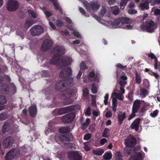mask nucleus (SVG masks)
<instances>
[{
	"mask_svg": "<svg viewBox=\"0 0 160 160\" xmlns=\"http://www.w3.org/2000/svg\"><path fill=\"white\" fill-rule=\"evenodd\" d=\"M72 73V69L70 67L66 68L60 71L59 76L60 78L65 79V80H60L58 81L55 87L56 90L62 92L61 94V98L65 100V104L72 103L73 100L70 97L76 93V89L70 88L73 82L72 78H69Z\"/></svg>",
	"mask_w": 160,
	"mask_h": 160,
	"instance_id": "nucleus-1",
	"label": "nucleus"
},
{
	"mask_svg": "<svg viewBox=\"0 0 160 160\" xmlns=\"http://www.w3.org/2000/svg\"><path fill=\"white\" fill-rule=\"evenodd\" d=\"M59 132L63 133L60 134L59 137V140L62 143H65L66 142H70L73 140L74 137L72 134L68 133L70 132L69 127H62L59 129Z\"/></svg>",
	"mask_w": 160,
	"mask_h": 160,
	"instance_id": "nucleus-2",
	"label": "nucleus"
},
{
	"mask_svg": "<svg viewBox=\"0 0 160 160\" xmlns=\"http://www.w3.org/2000/svg\"><path fill=\"white\" fill-rule=\"evenodd\" d=\"M71 62L72 60L70 58L64 56L57 60L51 59L49 61L51 64L58 65L60 69H62L66 66L70 65Z\"/></svg>",
	"mask_w": 160,
	"mask_h": 160,
	"instance_id": "nucleus-3",
	"label": "nucleus"
},
{
	"mask_svg": "<svg viewBox=\"0 0 160 160\" xmlns=\"http://www.w3.org/2000/svg\"><path fill=\"white\" fill-rule=\"evenodd\" d=\"M65 52V50L63 47L59 45L55 46L52 50V52L54 53V55L51 59L57 60V58L63 55Z\"/></svg>",
	"mask_w": 160,
	"mask_h": 160,
	"instance_id": "nucleus-4",
	"label": "nucleus"
},
{
	"mask_svg": "<svg viewBox=\"0 0 160 160\" xmlns=\"http://www.w3.org/2000/svg\"><path fill=\"white\" fill-rule=\"evenodd\" d=\"M157 26V23L152 20H150L146 23L145 25H141L140 28L142 29H145L147 32H154V29L156 28Z\"/></svg>",
	"mask_w": 160,
	"mask_h": 160,
	"instance_id": "nucleus-5",
	"label": "nucleus"
},
{
	"mask_svg": "<svg viewBox=\"0 0 160 160\" xmlns=\"http://www.w3.org/2000/svg\"><path fill=\"white\" fill-rule=\"evenodd\" d=\"M78 105H72L56 109L54 110V111L57 112L58 115H61L71 111H75L77 110V109H78Z\"/></svg>",
	"mask_w": 160,
	"mask_h": 160,
	"instance_id": "nucleus-6",
	"label": "nucleus"
},
{
	"mask_svg": "<svg viewBox=\"0 0 160 160\" xmlns=\"http://www.w3.org/2000/svg\"><path fill=\"white\" fill-rule=\"evenodd\" d=\"M7 10L10 12L16 11L19 8V2L16 0H9L7 4Z\"/></svg>",
	"mask_w": 160,
	"mask_h": 160,
	"instance_id": "nucleus-7",
	"label": "nucleus"
},
{
	"mask_svg": "<svg viewBox=\"0 0 160 160\" xmlns=\"http://www.w3.org/2000/svg\"><path fill=\"white\" fill-rule=\"evenodd\" d=\"M43 28L39 25H34L30 29L31 34L33 36H39L43 33Z\"/></svg>",
	"mask_w": 160,
	"mask_h": 160,
	"instance_id": "nucleus-8",
	"label": "nucleus"
},
{
	"mask_svg": "<svg viewBox=\"0 0 160 160\" xmlns=\"http://www.w3.org/2000/svg\"><path fill=\"white\" fill-rule=\"evenodd\" d=\"M53 44V41L49 39H45L41 46V49L43 52H47L51 49Z\"/></svg>",
	"mask_w": 160,
	"mask_h": 160,
	"instance_id": "nucleus-9",
	"label": "nucleus"
},
{
	"mask_svg": "<svg viewBox=\"0 0 160 160\" xmlns=\"http://www.w3.org/2000/svg\"><path fill=\"white\" fill-rule=\"evenodd\" d=\"M68 158L69 160H81L82 156L79 152L72 151L68 153Z\"/></svg>",
	"mask_w": 160,
	"mask_h": 160,
	"instance_id": "nucleus-10",
	"label": "nucleus"
},
{
	"mask_svg": "<svg viewBox=\"0 0 160 160\" xmlns=\"http://www.w3.org/2000/svg\"><path fill=\"white\" fill-rule=\"evenodd\" d=\"M75 113L72 112L62 117L61 120L64 123H68L72 122L75 117Z\"/></svg>",
	"mask_w": 160,
	"mask_h": 160,
	"instance_id": "nucleus-11",
	"label": "nucleus"
},
{
	"mask_svg": "<svg viewBox=\"0 0 160 160\" xmlns=\"http://www.w3.org/2000/svg\"><path fill=\"white\" fill-rule=\"evenodd\" d=\"M14 140L13 137L9 136L6 138L3 142V145L4 148H8L14 143Z\"/></svg>",
	"mask_w": 160,
	"mask_h": 160,
	"instance_id": "nucleus-12",
	"label": "nucleus"
},
{
	"mask_svg": "<svg viewBox=\"0 0 160 160\" xmlns=\"http://www.w3.org/2000/svg\"><path fill=\"white\" fill-rule=\"evenodd\" d=\"M126 145L129 147L134 146L137 143V141L135 138L132 136H129L127 139L125 141Z\"/></svg>",
	"mask_w": 160,
	"mask_h": 160,
	"instance_id": "nucleus-13",
	"label": "nucleus"
},
{
	"mask_svg": "<svg viewBox=\"0 0 160 160\" xmlns=\"http://www.w3.org/2000/svg\"><path fill=\"white\" fill-rule=\"evenodd\" d=\"M87 9L90 10V8L93 10H98L100 7V4L97 1L91 2H90V5L89 3L86 5Z\"/></svg>",
	"mask_w": 160,
	"mask_h": 160,
	"instance_id": "nucleus-14",
	"label": "nucleus"
},
{
	"mask_svg": "<svg viewBox=\"0 0 160 160\" xmlns=\"http://www.w3.org/2000/svg\"><path fill=\"white\" fill-rule=\"evenodd\" d=\"M141 119L139 118H137L135 120L130 126V128L132 129H135L136 131L139 129V125Z\"/></svg>",
	"mask_w": 160,
	"mask_h": 160,
	"instance_id": "nucleus-15",
	"label": "nucleus"
},
{
	"mask_svg": "<svg viewBox=\"0 0 160 160\" xmlns=\"http://www.w3.org/2000/svg\"><path fill=\"white\" fill-rule=\"evenodd\" d=\"M28 112L31 116L35 117L37 114V110L36 105L32 106L28 108Z\"/></svg>",
	"mask_w": 160,
	"mask_h": 160,
	"instance_id": "nucleus-16",
	"label": "nucleus"
},
{
	"mask_svg": "<svg viewBox=\"0 0 160 160\" xmlns=\"http://www.w3.org/2000/svg\"><path fill=\"white\" fill-rule=\"evenodd\" d=\"M126 117V112H124L123 113L121 112H120L118 116V124L121 125L122 123L123 120Z\"/></svg>",
	"mask_w": 160,
	"mask_h": 160,
	"instance_id": "nucleus-17",
	"label": "nucleus"
},
{
	"mask_svg": "<svg viewBox=\"0 0 160 160\" xmlns=\"http://www.w3.org/2000/svg\"><path fill=\"white\" fill-rule=\"evenodd\" d=\"M141 104V103L140 100L138 99L135 100L133 102L132 110L138 112L140 108Z\"/></svg>",
	"mask_w": 160,
	"mask_h": 160,
	"instance_id": "nucleus-18",
	"label": "nucleus"
},
{
	"mask_svg": "<svg viewBox=\"0 0 160 160\" xmlns=\"http://www.w3.org/2000/svg\"><path fill=\"white\" fill-rule=\"evenodd\" d=\"M148 58H150L151 59H154L155 63L154 64V68L155 69H158V60L157 58L156 57L155 55L152 53L151 52L150 54H148Z\"/></svg>",
	"mask_w": 160,
	"mask_h": 160,
	"instance_id": "nucleus-19",
	"label": "nucleus"
},
{
	"mask_svg": "<svg viewBox=\"0 0 160 160\" xmlns=\"http://www.w3.org/2000/svg\"><path fill=\"white\" fill-rule=\"evenodd\" d=\"M11 79L9 76L7 75H0V85L4 81L6 82H9L11 81Z\"/></svg>",
	"mask_w": 160,
	"mask_h": 160,
	"instance_id": "nucleus-20",
	"label": "nucleus"
},
{
	"mask_svg": "<svg viewBox=\"0 0 160 160\" xmlns=\"http://www.w3.org/2000/svg\"><path fill=\"white\" fill-rule=\"evenodd\" d=\"M15 157L14 151L11 150L8 152L6 154L5 157L6 160H12Z\"/></svg>",
	"mask_w": 160,
	"mask_h": 160,
	"instance_id": "nucleus-21",
	"label": "nucleus"
},
{
	"mask_svg": "<svg viewBox=\"0 0 160 160\" xmlns=\"http://www.w3.org/2000/svg\"><path fill=\"white\" fill-rule=\"evenodd\" d=\"M10 125L9 122L4 123L2 128V132L3 134L8 131L10 128Z\"/></svg>",
	"mask_w": 160,
	"mask_h": 160,
	"instance_id": "nucleus-22",
	"label": "nucleus"
},
{
	"mask_svg": "<svg viewBox=\"0 0 160 160\" xmlns=\"http://www.w3.org/2000/svg\"><path fill=\"white\" fill-rule=\"evenodd\" d=\"M1 90L4 93H7L9 91L8 86L6 83L2 84L1 86Z\"/></svg>",
	"mask_w": 160,
	"mask_h": 160,
	"instance_id": "nucleus-23",
	"label": "nucleus"
},
{
	"mask_svg": "<svg viewBox=\"0 0 160 160\" xmlns=\"http://www.w3.org/2000/svg\"><path fill=\"white\" fill-rule=\"evenodd\" d=\"M140 7L142 10H148L149 8V3L147 1H146L139 5Z\"/></svg>",
	"mask_w": 160,
	"mask_h": 160,
	"instance_id": "nucleus-24",
	"label": "nucleus"
},
{
	"mask_svg": "<svg viewBox=\"0 0 160 160\" xmlns=\"http://www.w3.org/2000/svg\"><path fill=\"white\" fill-rule=\"evenodd\" d=\"M105 160H110L112 158V154L111 152H106L103 156Z\"/></svg>",
	"mask_w": 160,
	"mask_h": 160,
	"instance_id": "nucleus-25",
	"label": "nucleus"
},
{
	"mask_svg": "<svg viewBox=\"0 0 160 160\" xmlns=\"http://www.w3.org/2000/svg\"><path fill=\"white\" fill-rule=\"evenodd\" d=\"M135 78L136 83L138 84H140L142 82V80L140 74H138L137 71L135 72Z\"/></svg>",
	"mask_w": 160,
	"mask_h": 160,
	"instance_id": "nucleus-26",
	"label": "nucleus"
},
{
	"mask_svg": "<svg viewBox=\"0 0 160 160\" xmlns=\"http://www.w3.org/2000/svg\"><path fill=\"white\" fill-rule=\"evenodd\" d=\"M90 123V119L89 118H87L86 119L85 122L82 123L81 124L82 126V129L83 130H85L87 127Z\"/></svg>",
	"mask_w": 160,
	"mask_h": 160,
	"instance_id": "nucleus-27",
	"label": "nucleus"
},
{
	"mask_svg": "<svg viewBox=\"0 0 160 160\" xmlns=\"http://www.w3.org/2000/svg\"><path fill=\"white\" fill-rule=\"evenodd\" d=\"M55 7V8L56 11H59V12L62 13V9L59 5V3L56 2L55 0L52 2Z\"/></svg>",
	"mask_w": 160,
	"mask_h": 160,
	"instance_id": "nucleus-28",
	"label": "nucleus"
},
{
	"mask_svg": "<svg viewBox=\"0 0 160 160\" xmlns=\"http://www.w3.org/2000/svg\"><path fill=\"white\" fill-rule=\"evenodd\" d=\"M8 113L4 112L0 114V121H4L8 118Z\"/></svg>",
	"mask_w": 160,
	"mask_h": 160,
	"instance_id": "nucleus-29",
	"label": "nucleus"
},
{
	"mask_svg": "<svg viewBox=\"0 0 160 160\" xmlns=\"http://www.w3.org/2000/svg\"><path fill=\"white\" fill-rule=\"evenodd\" d=\"M133 160H142V155L140 152H136L134 155Z\"/></svg>",
	"mask_w": 160,
	"mask_h": 160,
	"instance_id": "nucleus-30",
	"label": "nucleus"
},
{
	"mask_svg": "<svg viewBox=\"0 0 160 160\" xmlns=\"http://www.w3.org/2000/svg\"><path fill=\"white\" fill-rule=\"evenodd\" d=\"M34 23V22L33 20H27L25 23L24 27L26 28H28L31 26Z\"/></svg>",
	"mask_w": 160,
	"mask_h": 160,
	"instance_id": "nucleus-31",
	"label": "nucleus"
},
{
	"mask_svg": "<svg viewBox=\"0 0 160 160\" xmlns=\"http://www.w3.org/2000/svg\"><path fill=\"white\" fill-rule=\"evenodd\" d=\"M122 94H117L116 92H113L112 94V97L113 96H115L116 98L120 100H122L124 98V96L122 95Z\"/></svg>",
	"mask_w": 160,
	"mask_h": 160,
	"instance_id": "nucleus-32",
	"label": "nucleus"
},
{
	"mask_svg": "<svg viewBox=\"0 0 160 160\" xmlns=\"http://www.w3.org/2000/svg\"><path fill=\"white\" fill-rule=\"evenodd\" d=\"M7 102L6 97L3 95H0V104L4 105Z\"/></svg>",
	"mask_w": 160,
	"mask_h": 160,
	"instance_id": "nucleus-33",
	"label": "nucleus"
},
{
	"mask_svg": "<svg viewBox=\"0 0 160 160\" xmlns=\"http://www.w3.org/2000/svg\"><path fill=\"white\" fill-rule=\"evenodd\" d=\"M140 95L143 98L145 97L148 94V90L144 88H142L140 90Z\"/></svg>",
	"mask_w": 160,
	"mask_h": 160,
	"instance_id": "nucleus-34",
	"label": "nucleus"
},
{
	"mask_svg": "<svg viewBox=\"0 0 160 160\" xmlns=\"http://www.w3.org/2000/svg\"><path fill=\"white\" fill-rule=\"evenodd\" d=\"M93 153L96 155L98 156L101 155L104 152V151L103 149H101L99 150H95L93 151Z\"/></svg>",
	"mask_w": 160,
	"mask_h": 160,
	"instance_id": "nucleus-35",
	"label": "nucleus"
},
{
	"mask_svg": "<svg viewBox=\"0 0 160 160\" xmlns=\"http://www.w3.org/2000/svg\"><path fill=\"white\" fill-rule=\"evenodd\" d=\"M89 94V91L87 88H86L83 89L82 91V96L84 98H87Z\"/></svg>",
	"mask_w": 160,
	"mask_h": 160,
	"instance_id": "nucleus-36",
	"label": "nucleus"
},
{
	"mask_svg": "<svg viewBox=\"0 0 160 160\" xmlns=\"http://www.w3.org/2000/svg\"><path fill=\"white\" fill-rule=\"evenodd\" d=\"M80 69L81 70H86L88 68L84 61H82L80 64Z\"/></svg>",
	"mask_w": 160,
	"mask_h": 160,
	"instance_id": "nucleus-37",
	"label": "nucleus"
},
{
	"mask_svg": "<svg viewBox=\"0 0 160 160\" xmlns=\"http://www.w3.org/2000/svg\"><path fill=\"white\" fill-rule=\"evenodd\" d=\"M109 129L108 128H105L102 133V136L104 137L108 138L109 136Z\"/></svg>",
	"mask_w": 160,
	"mask_h": 160,
	"instance_id": "nucleus-38",
	"label": "nucleus"
},
{
	"mask_svg": "<svg viewBox=\"0 0 160 160\" xmlns=\"http://www.w3.org/2000/svg\"><path fill=\"white\" fill-rule=\"evenodd\" d=\"M122 18H118L115 19L113 22L112 25L115 26H117L119 24L122 22Z\"/></svg>",
	"mask_w": 160,
	"mask_h": 160,
	"instance_id": "nucleus-39",
	"label": "nucleus"
},
{
	"mask_svg": "<svg viewBox=\"0 0 160 160\" xmlns=\"http://www.w3.org/2000/svg\"><path fill=\"white\" fill-rule=\"evenodd\" d=\"M128 0H121L120 3V6L123 7V8H124L126 6Z\"/></svg>",
	"mask_w": 160,
	"mask_h": 160,
	"instance_id": "nucleus-40",
	"label": "nucleus"
},
{
	"mask_svg": "<svg viewBox=\"0 0 160 160\" xmlns=\"http://www.w3.org/2000/svg\"><path fill=\"white\" fill-rule=\"evenodd\" d=\"M132 152V149L130 148H125L124 150V152L125 154L127 155H130Z\"/></svg>",
	"mask_w": 160,
	"mask_h": 160,
	"instance_id": "nucleus-41",
	"label": "nucleus"
},
{
	"mask_svg": "<svg viewBox=\"0 0 160 160\" xmlns=\"http://www.w3.org/2000/svg\"><path fill=\"white\" fill-rule=\"evenodd\" d=\"M122 155L120 152H117L116 155L115 160H122Z\"/></svg>",
	"mask_w": 160,
	"mask_h": 160,
	"instance_id": "nucleus-42",
	"label": "nucleus"
},
{
	"mask_svg": "<svg viewBox=\"0 0 160 160\" xmlns=\"http://www.w3.org/2000/svg\"><path fill=\"white\" fill-rule=\"evenodd\" d=\"M42 76L44 77H48L49 75V74L47 71L43 70L42 72Z\"/></svg>",
	"mask_w": 160,
	"mask_h": 160,
	"instance_id": "nucleus-43",
	"label": "nucleus"
},
{
	"mask_svg": "<svg viewBox=\"0 0 160 160\" xmlns=\"http://www.w3.org/2000/svg\"><path fill=\"white\" fill-rule=\"evenodd\" d=\"M137 112L135 111L132 110V112L131 114L129 116L128 120H130L136 116L135 113Z\"/></svg>",
	"mask_w": 160,
	"mask_h": 160,
	"instance_id": "nucleus-44",
	"label": "nucleus"
},
{
	"mask_svg": "<svg viewBox=\"0 0 160 160\" xmlns=\"http://www.w3.org/2000/svg\"><path fill=\"white\" fill-rule=\"evenodd\" d=\"M122 23H129V19L127 17L122 18Z\"/></svg>",
	"mask_w": 160,
	"mask_h": 160,
	"instance_id": "nucleus-45",
	"label": "nucleus"
},
{
	"mask_svg": "<svg viewBox=\"0 0 160 160\" xmlns=\"http://www.w3.org/2000/svg\"><path fill=\"white\" fill-rule=\"evenodd\" d=\"M92 92L93 93H96L97 92V88L94 84H92Z\"/></svg>",
	"mask_w": 160,
	"mask_h": 160,
	"instance_id": "nucleus-46",
	"label": "nucleus"
},
{
	"mask_svg": "<svg viewBox=\"0 0 160 160\" xmlns=\"http://www.w3.org/2000/svg\"><path fill=\"white\" fill-rule=\"evenodd\" d=\"M158 110L157 109L154 111L153 113H150V115L152 117L155 118L158 115Z\"/></svg>",
	"mask_w": 160,
	"mask_h": 160,
	"instance_id": "nucleus-47",
	"label": "nucleus"
},
{
	"mask_svg": "<svg viewBox=\"0 0 160 160\" xmlns=\"http://www.w3.org/2000/svg\"><path fill=\"white\" fill-rule=\"evenodd\" d=\"M143 86L145 87H148L149 86V82L147 79H144L143 80Z\"/></svg>",
	"mask_w": 160,
	"mask_h": 160,
	"instance_id": "nucleus-48",
	"label": "nucleus"
},
{
	"mask_svg": "<svg viewBox=\"0 0 160 160\" xmlns=\"http://www.w3.org/2000/svg\"><path fill=\"white\" fill-rule=\"evenodd\" d=\"M91 137V134L88 133L86 134L84 137V139L86 140H88L90 139Z\"/></svg>",
	"mask_w": 160,
	"mask_h": 160,
	"instance_id": "nucleus-49",
	"label": "nucleus"
},
{
	"mask_svg": "<svg viewBox=\"0 0 160 160\" xmlns=\"http://www.w3.org/2000/svg\"><path fill=\"white\" fill-rule=\"evenodd\" d=\"M119 11H120L118 8L117 7L116 8L114 9L112 11V13L113 15H114L116 16L119 13Z\"/></svg>",
	"mask_w": 160,
	"mask_h": 160,
	"instance_id": "nucleus-50",
	"label": "nucleus"
},
{
	"mask_svg": "<svg viewBox=\"0 0 160 160\" xmlns=\"http://www.w3.org/2000/svg\"><path fill=\"white\" fill-rule=\"evenodd\" d=\"M79 10L80 12L83 15L86 17H88L89 15H86V12L85 10L82 7L79 8Z\"/></svg>",
	"mask_w": 160,
	"mask_h": 160,
	"instance_id": "nucleus-51",
	"label": "nucleus"
},
{
	"mask_svg": "<svg viewBox=\"0 0 160 160\" xmlns=\"http://www.w3.org/2000/svg\"><path fill=\"white\" fill-rule=\"evenodd\" d=\"M109 95L108 94H106L104 96V102L105 105H107L108 103V99Z\"/></svg>",
	"mask_w": 160,
	"mask_h": 160,
	"instance_id": "nucleus-52",
	"label": "nucleus"
},
{
	"mask_svg": "<svg viewBox=\"0 0 160 160\" xmlns=\"http://www.w3.org/2000/svg\"><path fill=\"white\" fill-rule=\"evenodd\" d=\"M10 87L12 89L14 93L15 94L17 91L16 88L15 84H14V83H12L10 84Z\"/></svg>",
	"mask_w": 160,
	"mask_h": 160,
	"instance_id": "nucleus-53",
	"label": "nucleus"
},
{
	"mask_svg": "<svg viewBox=\"0 0 160 160\" xmlns=\"http://www.w3.org/2000/svg\"><path fill=\"white\" fill-rule=\"evenodd\" d=\"M63 22L60 19H58L57 21L56 25L58 27H61L63 25Z\"/></svg>",
	"mask_w": 160,
	"mask_h": 160,
	"instance_id": "nucleus-54",
	"label": "nucleus"
},
{
	"mask_svg": "<svg viewBox=\"0 0 160 160\" xmlns=\"http://www.w3.org/2000/svg\"><path fill=\"white\" fill-rule=\"evenodd\" d=\"M95 75V72L94 71H92L89 72L88 75V77L89 78H93Z\"/></svg>",
	"mask_w": 160,
	"mask_h": 160,
	"instance_id": "nucleus-55",
	"label": "nucleus"
},
{
	"mask_svg": "<svg viewBox=\"0 0 160 160\" xmlns=\"http://www.w3.org/2000/svg\"><path fill=\"white\" fill-rule=\"evenodd\" d=\"M86 116H90L91 114V109L90 108L88 107L86 111L85 112Z\"/></svg>",
	"mask_w": 160,
	"mask_h": 160,
	"instance_id": "nucleus-56",
	"label": "nucleus"
},
{
	"mask_svg": "<svg viewBox=\"0 0 160 160\" xmlns=\"http://www.w3.org/2000/svg\"><path fill=\"white\" fill-rule=\"evenodd\" d=\"M126 83L127 82L125 81H122L120 80L118 81V83L120 84V86H123L124 87Z\"/></svg>",
	"mask_w": 160,
	"mask_h": 160,
	"instance_id": "nucleus-57",
	"label": "nucleus"
},
{
	"mask_svg": "<svg viewBox=\"0 0 160 160\" xmlns=\"http://www.w3.org/2000/svg\"><path fill=\"white\" fill-rule=\"evenodd\" d=\"M107 12L106 9L105 8L101 9L100 11V13L103 16Z\"/></svg>",
	"mask_w": 160,
	"mask_h": 160,
	"instance_id": "nucleus-58",
	"label": "nucleus"
},
{
	"mask_svg": "<svg viewBox=\"0 0 160 160\" xmlns=\"http://www.w3.org/2000/svg\"><path fill=\"white\" fill-rule=\"evenodd\" d=\"M116 66L118 68L121 69H124L127 68V66H123L120 63L117 64L116 65Z\"/></svg>",
	"mask_w": 160,
	"mask_h": 160,
	"instance_id": "nucleus-59",
	"label": "nucleus"
},
{
	"mask_svg": "<svg viewBox=\"0 0 160 160\" xmlns=\"http://www.w3.org/2000/svg\"><path fill=\"white\" fill-rule=\"evenodd\" d=\"M128 12L131 14H135L137 13V11L136 10L131 9L128 10Z\"/></svg>",
	"mask_w": 160,
	"mask_h": 160,
	"instance_id": "nucleus-60",
	"label": "nucleus"
},
{
	"mask_svg": "<svg viewBox=\"0 0 160 160\" xmlns=\"http://www.w3.org/2000/svg\"><path fill=\"white\" fill-rule=\"evenodd\" d=\"M112 113L111 111H107L105 115V116L107 118H110L112 116Z\"/></svg>",
	"mask_w": 160,
	"mask_h": 160,
	"instance_id": "nucleus-61",
	"label": "nucleus"
},
{
	"mask_svg": "<svg viewBox=\"0 0 160 160\" xmlns=\"http://www.w3.org/2000/svg\"><path fill=\"white\" fill-rule=\"evenodd\" d=\"M152 76H153L156 79H158L159 77V75L157 73L154 72H152Z\"/></svg>",
	"mask_w": 160,
	"mask_h": 160,
	"instance_id": "nucleus-62",
	"label": "nucleus"
},
{
	"mask_svg": "<svg viewBox=\"0 0 160 160\" xmlns=\"http://www.w3.org/2000/svg\"><path fill=\"white\" fill-rule=\"evenodd\" d=\"M107 142V140L105 138H103L101 139L100 140V143L101 145H103L105 143Z\"/></svg>",
	"mask_w": 160,
	"mask_h": 160,
	"instance_id": "nucleus-63",
	"label": "nucleus"
},
{
	"mask_svg": "<svg viewBox=\"0 0 160 160\" xmlns=\"http://www.w3.org/2000/svg\"><path fill=\"white\" fill-rule=\"evenodd\" d=\"M154 14L156 15H160V9H156L154 12Z\"/></svg>",
	"mask_w": 160,
	"mask_h": 160,
	"instance_id": "nucleus-64",
	"label": "nucleus"
}]
</instances>
